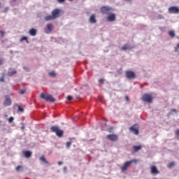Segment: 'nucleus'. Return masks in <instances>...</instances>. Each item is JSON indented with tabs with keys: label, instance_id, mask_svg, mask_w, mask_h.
Returning a JSON list of instances; mask_svg holds the SVG:
<instances>
[{
	"label": "nucleus",
	"instance_id": "obj_1",
	"mask_svg": "<svg viewBox=\"0 0 179 179\" xmlns=\"http://www.w3.org/2000/svg\"><path fill=\"white\" fill-rule=\"evenodd\" d=\"M132 163H138V159H134L130 161L124 162V165L121 167V171L124 173L128 170V167L132 164Z\"/></svg>",
	"mask_w": 179,
	"mask_h": 179
},
{
	"label": "nucleus",
	"instance_id": "obj_2",
	"mask_svg": "<svg viewBox=\"0 0 179 179\" xmlns=\"http://www.w3.org/2000/svg\"><path fill=\"white\" fill-rule=\"evenodd\" d=\"M41 99H43V100H45L46 101H50L51 103H55V99L54 97H52V95L45 94L42 92L41 94Z\"/></svg>",
	"mask_w": 179,
	"mask_h": 179
},
{
	"label": "nucleus",
	"instance_id": "obj_3",
	"mask_svg": "<svg viewBox=\"0 0 179 179\" xmlns=\"http://www.w3.org/2000/svg\"><path fill=\"white\" fill-rule=\"evenodd\" d=\"M50 130L52 132L56 133L57 136H59V138H61L64 135V131L59 129L57 126H52Z\"/></svg>",
	"mask_w": 179,
	"mask_h": 179
},
{
	"label": "nucleus",
	"instance_id": "obj_4",
	"mask_svg": "<svg viewBox=\"0 0 179 179\" xmlns=\"http://www.w3.org/2000/svg\"><path fill=\"white\" fill-rule=\"evenodd\" d=\"M142 101H145L146 103H152L153 96L150 94H144L141 97Z\"/></svg>",
	"mask_w": 179,
	"mask_h": 179
},
{
	"label": "nucleus",
	"instance_id": "obj_5",
	"mask_svg": "<svg viewBox=\"0 0 179 179\" xmlns=\"http://www.w3.org/2000/svg\"><path fill=\"white\" fill-rule=\"evenodd\" d=\"M100 10L103 15H110V13L113 10V8L108 6H103L101 7Z\"/></svg>",
	"mask_w": 179,
	"mask_h": 179
},
{
	"label": "nucleus",
	"instance_id": "obj_6",
	"mask_svg": "<svg viewBox=\"0 0 179 179\" xmlns=\"http://www.w3.org/2000/svg\"><path fill=\"white\" fill-rule=\"evenodd\" d=\"M130 132H134V135H139V125L135 124L129 128Z\"/></svg>",
	"mask_w": 179,
	"mask_h": 179
},
{
	"label": "nucleus",
	"instance_id": "obj_7",
	"mask_svg": "<svg viewBox=\"0 0 179 179\" xmlns=\"http://www.w3.org/2000/svg\"><path fill=\"white\" fill-rule=\"evenodd\" d=\"M61 13V10L56 8L52 11V16L53 19L55 20V19H57V17H59Z\"/></svg>",
	"mask_w": 179,
	"mask_h": 179
},
{
	"label": "nucleus",
	"instance_id": "obj_8",
	"mask_svg": "<svg viewBox=\"0 0 179 179\" xmlns=\"http://www.w3.org/2000/svg\"><path fill=\"white\" fill-rule=\"evenodd\" d=\"M125 73H126V77L127 78V79H135V78H136L135 72H134L132 71H127L125 72Z\"/></svg>",
	"mask_w": 179,
	"mask_h": 179
},
{
	"label": "nucleus",
	"instance_id": "obj_9",
	"mask_svg": "<svg viewBox=\"0 0 179 179\" xmlns=\"http://www.w3.org/2000/svg\"><path fill=\"white\" fill-rule=\"evenodd\" d=\"M107 139L111 141V142H117L118 141V135L117 134H108L106 136Z\"/></svg>",
	"mask_w": 179,
	"mask_h": 179
},
{
	"label": "nucleus",
	"instance_id": "obj_10",
	"mask_svg": "<svg viewBox=\"0 0 179 179\" xmlns=\"http://www.w3.org/2000/svg\"><path fill=\"white\" fill-rule=\"evenodd\" d=\"M4 97H5V101L3 102V105L10 106L12 104V99H10V97H9V95H6Z\"/></svg>",
	"mask_w": 179,
	"mask_h": 179
},
{
	"label": "nucleus",
	"instance_id": "obj_11",
	"mask_svg": "<svg viewBox=\"0 0 179 179\" xmlns=\"http://www.w3.org/2000/svg\"><path fill=\"white\" fill-rule=\"evenodd\" d=\"M168 10L170 13H179V8L177 6H171Z\"/></svg>",
	"mask_w": 179,
	"mask_h": 179
},
{
	"label": "nucleus",
	"instance_id": "obj_12",
	"mask_svg": "<svg viewBox=\"0 0 179 179\" xmlns=\"http://www.w3.org/2000/svg\"><path fill=\"white\" fill-rule=\"evenodd\" d=\"M90 23L92 24H94V23H97V20H96V14H92L89 19Z\"/></svg>",
	"mask_w": 179,
	"mask_h": 179
},
{
	"label": "nucleus",
	"instance_id": "obj_13",
	"mask_svg": "<svg viewBox=\"0 0 179 179\" xmlns=\"http://www.w3.org/2000/svg\"><path fill=\"white\" fill-rule=\"evenodd\" d=\"M106 19L108 22H115V19H116L115 14L114 13L110 14Z\"/></svg>",
	"mask_w": 179,
	"mask_h": 179
},
{
	"label": "nucleus",
	"instance_id": "obj_14",
	"mask_svg": "<svg viewBox=\"0 0 179 179\" xmlns=\"http://www.w3.org/2000/svg\"><path fill=\"white\" fill-rule=\"evenodd\" d=\"M150 170L151 174H159V170H157L156 166H152Z\"/></svg>",
	"mask_w": 179,
	"mask_h": 179
},
{
	"label": "nucleus",
	"instance_id": "obj_15",
	"mask_svg": "<svg viewBox=\"0 0 179 179\" xmlns=\"http://www.w3.org/2000/svg\"><path fill=\"white\" fill-rule=\"evenodd\" d=\"M24 156L27 158V159H29V157H31V151H24L23 152Z\"/></svg>",
	"mask_w": 179,
	"mask_h": 179
},
{
	"label": "nucleus",
	"instance_id": "obj_16",
	"mask_svg": "<svg viewBox=\"0 0 179 179\" xmlns=\"http://www.w3.org/2000/svg\"><path fill=\"white\" fill-rule=\"evenodd\" d=\"M29 34H30V36H36V34H37V30H36V29H34V28H31L29 30Z\"/></svg>",
	"mask_w": 179,
	"mask_h": 179
},
{
	"label": "nucleus",
	"instance_id": "obj_17",
	"mask_svg": "<svg viewBox=\"0 0 179 179\" xmlns=\"http://www.w3.org/2000/svg\"><path fill=\"white\" fill-rule=\"evenodd\" d=\"M133 149H134V152H139V150L142 149V145H134L133 147Z\"/></svg>",
	"mask_w": 179,
	"mask_h": 179
},
{
	"label": "nucleus",
	"instance_id": "obj_18",
	"mask_svg": "<svg viewBox=\"0 0 179 179\" xmlns=\"http://www.w3.org/2000/svg\"><path fill=\"white\" fill-rule=\"evenodd\" d=\"M46 27H47L48 31H51L54 29V25H52V24H48Z\"/></svg>",
	"mask_w": 179,
	"mask_h": 179
},
{
	"label": "nucleus",
	"instance_id": "obj_19",
	"mask_svg": "<svg viewBox=\"0 0 179 179\" xmlns=\"http://www.w3.org/2000/svg\"><path fill=\"white\" fill-rule=\"evenodd\" d=\"M45 20L46 22H50V20H55L52 15H48L46 17H45Z\"/></svg>",
	"mask_w": 179,
	"mask_h": 179
},
{
	"label": "nucleus",
	"instance_id": "obj_20",
	"mask_svg": "<svg viewBox=\"0 0 179 179\" xmlns=\"http://www.w3.org/2000/svg\"><path fill=\"white\" fill-rule=\"evenodd\" d=\"M40 160H41V162H43V163H45V164H48V162L47 161V159H45V156L42 155V156L40 157Z\"/></svg>",
	"mask_w": 179,
	"mask_h": 179
},
{
	"label": "nucleus",
	"instance_id": "obj_21",
	"mask_svg": "<svg viewBox=\"0 0 179 179\" xmlns=\"http://www.w3.org/2000/svg\"><path fill=\"white\" fill-rule=\"evenodd\" d=\"M129 48H131V46H129L128 44H126L122 47V50L123 51H127V50H129Z\"/></svg>",
	"mask_w": 179,
	"mask_h": 179
},
{
	"label": "nucleus",
	"instance_id": "obj_22",
	"mask_svg": "<svg viewBox=\"0 0 179 179\" xmlns=\"http://www.w3.org/2000/svg\"><path fill=\"white\" fill-rule=\"evenodd\" d=\"M169 34L170 37H171V38H174V37H176V32H174V31H173V30L169 31Z\"/></svg>",
	"mask_w": 179,
	"mask_h": 179
},
{
	"label": "nucleus",
	"instance_id": "obj_23",
	"mask_svg": "<svg viewBox=\"0 0 179 179\" xmlns=\"http://www.w3.org/2000/svg\"><path fill=\"white\" fill-rule=\"evenodd\" d=\"M48 75L49 76H51V78H55V76H57L55 71H50L49 72Z\"/></svg>",
	"mask_w": 179,
	"mask_h": 179
},
{
	"label": "nucleus",
	"instance_id": "obj_24",
	"mask_svg": "<svg viewBox=\"0 0 179 179\" xmlns=\"http://www.w3.org/2000/svg\"><path fill=\"white\" fill-rule=\"evenodd\" d=\"M24 41H26V43H27V44H29V40H27V36H22V38L20 40V43Z\"/></svg>",
	"mask_w": 179,
	"mask_h": 179
},
{
	"label": "nucleus",
	"instance_id": "obj_25",
	"mask_svg": "<svg viewBox=\"0 0 179 179\" xmlns=\"http://www.w3.org/2000/svg\"><path fill=\"white\" fill-rule=\"evenodd\" d=\"M174 166H176V164H175L173 162H170V163L168 164L169 169H173V167H174Z\"/></svg>",
	"mask_w": 179,
	"mask_h": 179
},
{
	"label": "nucleus",
	"instance_id": "obj_26",
	"mask_svg": "<svg viewBox=\"0 0 179 179\" xmlns=\"http://www.w3.org/2000/svg\"><path fill=\"white\" fill-rule=\"evenodd\" d=\"M16 73V71H10L8 73V76H13Z\"/></svg>",
	"mask_w": 179,
	"mask_h": 179
},
{
	"label": "nucleus",
	"instance_id": "obj_27",
	"mask_svg": "<svg viewBox=\"0 0 179 179\" xmlns=\"http://www.w3.org/2000/svg\"><path fill=\"white\" fill-rule=\"evenodd\" d=\"M71 145H72V141H68L66 143V148H71Z\"/></svg>",
	"mask_w": 179,
	"mask_h": 179
},
{
	"label": "nucleus",
	"instance_id": "obj_28",
	"mask_svg": "<svg viewBox=\"0 0 179 179\" xmlns=\"http://www.w3.org/2000/svg\"><path fill=\"white\" fill-rule=\"evenodd\" d=\"M19 93L20 94H24V93H26V90H20Z\"/></svg>",
	"mask_w": 179,
	"mask_h": 179
},
{
	"label": "nucleus",
	"instance_id": "obj_29",
	"mask_svg": "<svg viewBox=\"0 0 179 179\" xmlns=\"http://www.w3.org/2000/svg\"><path fill=\"white\" fill-rule=\"evenodd\" d=\"M99 83H101V85H103L104 84V79L103 78H100V79H99Z\"/></svg>",
	"mask_w": 179,
	"mask_h": 179
},
{
	"label": "nucleus",
	"instance_id": "obj_30",
	"mask_svg": "<svg viewBox=\"0 0 179 179\" xmlns=\"http://www.w3.org/2000/svg\"><path fill=\"white\" fill-rule=\"evenodd\" d=\"M179 49V43L175 47V52H178Z\"/></svg>",
	"mask_w": 179,
	"mask_h": 179
},
{
	"label": "nucleus",
	"instance_id": "obj_31",
	"mask_svg": "<svg viewBox=\"0 0 179 179\" xmlns=\"http://www.w3.org/2000/svg\"><path fill=\"white\" fill-rule=\"evenodd\" d=\"M18 111H20V113H23L24 110L23 109V108H21L20 106H18Z\"/></svg>",
	"mask_w": 179,
	"mask_h": 179
},
{
	"label": "nucleus",
	"instance_id": "obj_32",
	"mask_svg": "<svg viewBox=\"0 0 179 179\" xmlns=\"http://www.w3.org/2000/svg\"><path fill=\"white\" fill-rule=\"evenodd\" d=\"M20 169H22V166H17L15 169L16 171H20Z\"/></svg>",
	"mask_w": 179,
	"mask_h": 179
},
{
	"label": "nucleus",
	"instance_id": "obj_33",
	"mask_svg": "<svg viewBox=\"0 0 179 179\" xmlns=\"http://www.w3.org/2000/svg\"><path fill=\"white\" fill-rule=\"evenodd\" d=\"M13 117H10L9 119H8V122H10L11 124V122H13Z\"/></svg>",
	"mask_w": 179,
	"mask_h": 179
},
{
	"label": "nucleus",
	"instance_id": "obj_34",
	"mask_svg": "<svg viewBox=\"0 0 179 179\" xmlns=\"http://www.w3.org/2000/svg\"><path fill=\"white\" fill-rule=\"evenodd\" d=\"M0 82H5V76H3L0 78Z\"/></svg>",
	"mask_w": 179,
	"mask_h": 179
},
{
	"label": "nucleus",
	"instance_id": "obj_35",
	"mask_svg": "<svg viewBox=\"0 0 179 179\" xmlns=\"http://www.w3.org/2000/svg\"><path fill=\"white\" fill-rule=\"evenodd\" d=\"M72 99H73L72 97V96H70V95L67 96V100H69V101H71V100H72Z\"/></svg>",
	"mask_w": 179,
	"mask_h": 179
},
{
	"label": "nucleus",
	"instance_id": "obj_36",
	"mask_svg": "<svg viewBox=\"0 0 179 179\" xmlns=\"http://www.w3.org/2000/svg\"><path fill=\"white\" fill-rule=\"evenodd\" d=\"M0 34L2 35V37L5 36V32L3 31H0Z\"/></svg>",
	"mask_w": 179,
	"mask_h": 179
},
{
	"label": "nucleus",
	"instance_id": "obj_37",
	"mask_svg": "<svg viewBox=\"0 0 179 179\" xmlns=\"http://www.w3.org/2000/svg\"><path fill=\"white\" fill-rule=\"evenodd\" d=\"M126 101H129V97L128 96H125Z\"/></svg>",
	"mask_w": 179,
	"mask_h": 179
},
{
	"label": "nucleus",
	"instance_id": "obj_38",
	"mask_svg": "<svg viewBox=\"0 0 179 179\" xmlns=\"http://www.w3.org/2000/svg\"><path fill=\"white\" fill-rule=\"evenodd\" d=\"M176 135H177V136H179V129L176 131Z\"/></svg>",
	"mask_w": 179,
	"mask_h": 179
},
{
	"label": "nucleus",
	"instance_id": "obj_39",
	"mask_svg": "<svg viewBox=\"0 0 179 179\" xmlns=\"http://www.w3.org/2000/svg\"><path fill=\"white\" fill-rule=\"evenodd\" d=\"M3 64V60L0 58V66Z\"/></svg>",
	"mask_w": 179,
	"mask_h": 179
},
{
	"label": "nucleus",
	"instance_id": "obj_40",
	"mask_svg": "<svg viewBox=\"0 0 179 179\" xmlns=\"http://www.w3.org/2000/svg\"><path fill=\"white\" fill-rule=\"evenodd\" d=\"M65 0H57V2H59V3H62V2H64Z\"/></svg>",
	"mask_w": 179,
	"mask_h": 179
},
{
	"label": "nucleus",
	"instance_id": "obj_41",
	"mask_svg": "<svg viewBox=\"0 0 179 179\" xmlns=\"http://www.w3.org/2000/svg\"><path fill=\"white\" fill-rule=\"evenodd\" d=\"M8 10H9V8L8 7H6L4 12H8Z\"/></svg>",
	"mask_w": 179,
	"mask_h": 179
},
{
	"label": "nucleus",
	"instance_id": "obj_42",
	"mask_svg": "<svg viewBox=\"0 0 179 179\" xmlns=\"http://www.w3.org/2000/svg\"><path fill=\"white\" fill-rule=\"evenodd\" d=\"M171 113H176L177 112V110H176V109H171Z\"/></svg>",
	"mask_w": 179,
	"mask_h": 179
},
{
	"label": "nucleus",
	"instance_id": "obj_43",
	"mask_svg": "<svg viewBox=\"0 0 179 179\" xmlns=\"http://www.w3.org/2000/svg\"><path fill=\"white\" fill-rule=\"evenodd\" d=\"M61 164H64V162H58V165H59V166H61Z\"/></svg>",
	"mask_w": 179,
	"mask_h": 179
},
{
	"label": "nucleus",
	"instance_id": "obj_44",
	"mask_svg": "<svg viewBox=\"0 0 179 179\" xmlns=\"http://www.w3.org/2000/svg\"><path fill=\"white\" fill-rule=\"evenodd\" d=\"M64 171H66V170H67L66 166H64Z\"/></svg>",
	"mask_w": 179,
	"mask_h": 179
},
{
	"label": "nucleus",
	"instance_id": "obj_45",
	"mask_svg": "<svg viewBox=\"0 0 179 179\" xmlns=\"http://www.w3.org/2000/svg\"><path fill=\"white\" fill-rule=\"evenodd\" d=\"M0 8H2V3L0 2Z\"/></svg>",
	"mask_w": 179,
	"mask_h": 179
},
{
	"label": "nucleus",
	"instance_id": "obj_46",
	"mask_svg": "<svg viewBox=\"0 0 179 179\" xmlns=\"http://www.w3.org/2000/svg\"><path fill=\"white\" fill-rule=\"evenodd\" d=\"M69 1H72V0H69Z\"/></svg>",
	"mask_w": 179,
	"mask_h": 179
}]
</instances>
